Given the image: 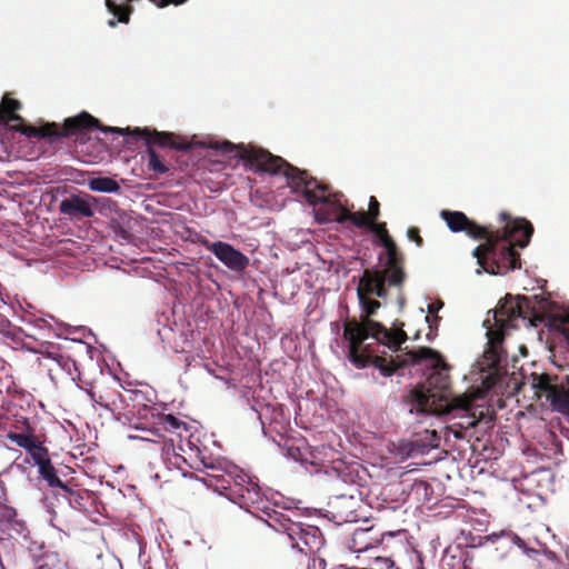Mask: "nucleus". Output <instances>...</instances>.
Masks as SVG:
<instances>
[{
    "label": "nucleus",
    "mask_w": 569,
    "mask_h": 569,
    "mask_svg": "<svg viewBox=\"0 0 569 569\" xmlns=\"http://www.w3.org/2000/svg\"><path fill=\"white\" fill-rule=\"evenodd\" d=\"M376 234L386 250V262L383 270H365L357 286V296L360 307V319L348 320L343 326V340L347 342L348 359L356 368L366 366V361L359 356L357 346L361 339L373 336L378 341L388 346H395L406 339V332L400 327L387 329L380 322L371 320L381 303L375 299L386 298V282L390 286H398L402 282L405 273L398 266V252L395 241L388 234L385 223H371L365 226Z\"/></svg>",
    "instance_id": "nucleus-1"
},
{
    "label": "nucleus",
    "mask_w": 569,
    "mask_h": 569,
    "mask_svg": "<svg viewBox=\"0 0 569 569\" xmlns=\"http://www.w3.org/2000/svg\"><path fill=\"white\" fill-rule=\"evenodd\" d=\"M209 148L222 153L236 151L256 171L282 174L291 191L301 194L313 208L315 217L319 222H351L357 227L363 228V226L371 223L379 216V202L375 197H370L369 212H351L345 203L341 193L330 192L327 187L320 184L316 179L308 178L305 171L293 168L282 158L276 157L261 148L242 143L233 144L229 141L211 142Z\"/></svg>",
    "instance_id": "nucleus-2"
},
{
    "label": "nucleus",
    "mask_w": 569,
    "mask_h": 569,
    "mask_svg": "<svg viewBox=\"0 0 569 569\" xmlns=\"http://www.w3.org/2000/svg\"><path fill=\"white\" fill-rule=\"evenodd\" d=\"M530 310V303L527 298L507 296L499 307L492 311V320L487 318L483 321L486 327V336L488 338V348L485 350L481 360L477 363L481 387H477L469 393L455 397L450 409L442 415H452L453 419H459L447 428L457 439H462L463 430L473 428L478 423V419L470 413L472 402L481 399L485 393L499 383L501 379V342L503 340V331L509 328L517 327L518 320H527Z\"/></svg>",
    "instance_id": "nucleus-3"
},
{
    "label": "nucleus",
    "mask_w": 569,
    "mask_h": 569,
    "mask_svg": "<svg viewBox=\"0 0 569 569\" xmlns=\"http://www.w3.org/2000/svg\"><path fill=\"white\" fill-rule=\"evenodd\" d=\"M369 338L378 340L373 336H368L358 343L357 351L360 357L366 361V366L361 369L373 366L379 370L383 377H390L399 367L409 365H422L431 371L428 376V389L413 391V399L410 412H418L422 415H435L442 416L443 412L448 411L453 403L455 397L448 392L449 387V368L442 360L441 356L429 348H420L412 350L403 355L393 357H379L371 353L369 350L370 345H363ZM407 340L403 339L401 342L395 346H388L387 343L379 341V343L387 346L390 350H398L401 343Z\"/></svg>",
    "instance_id": "nucleus-4"
},
{
    "label": "nucleus",
    "mask_w": 569,
    "mask_h": 569,
    "mask_svg": "<svg viewBox=\"0 0 569 569\" xmlns=\"http://www.w3.org/2000/svg\"><path fill=\"white\" fill-rule=\"evenodd\" d=\"M506 221L503 229L495 232L486 231L481 238L486 242L473 250L479 268L477 273L505 274L518 267V253L513 246L525 248L531 238L533 228L525 219L511 220L506 213L500 214Z\"/></svg>",
    "instance_id": "nucleus-5"
},
{
    "label": "nucleus",
    "mask_w": 569,
    "mask_h": 569,
    "mask_svg": "<svg viewBox=\"0 0 569 569\" xmlns=\"http://www.w3.org/2000/svg\"><path fill=\"white\" fill-rule=\"evenodd\" d=\"M512 378L516 392L531 393L541 407L560 413L569 423V380L548 373H521Z\"/></svg>",
    "instance_id": "nucleus-6"
},
{
    "label": "nucleus",
    "mask_w": 569,
    "mask_h": 569,
    "mask_svg": "<svg viewBox=\"0 0 569 569\" xmlns=\"http://www.w3.org/2000/svg\"><path fill=\"white\" fill-rule=\"evenodd\" d=\"M157 425L158 427L152 428L136 427L138 433H131L128 438L130 440H141L156 445L158 447L157 450L161 452V457L164 461H168L177 468H181V465L187 462V458L176 451L174 439L172 437L168 438L167 435L161 431L176 435L181 439L183 433L188 435L187 423L178 420L172 415H161L158 418Z\"/></svg>",
    "instance_id": "nucleus-7"
},
{
    "label": "nucleus",
    "mask_w": 569,
    "mask_h": 569,
    "mask_svg": "<svg viewBox=\"0 0 569 569\" xmlns=\"http://www.w3.org/2000/svg\"><path fill=\"white\" fill-rule=\"evenodd\" d=\"M90 127H98L100 131L104 133H117V134H131L143 139L148 144H158L161 147L172 144L173 136L168 132H158L148 128H118V127H103L98 124V120L87 112H81L77 117L68 118L64 120V134H73L79 129H86Z\"/></svg>",
    "instance_id": "nucleus-8"
},
{
    "label": "nucleus",
    "mask_w": 569,
    "mask_h": 569,
    "mask_svg": "<svg viewBox=\"0 0 569 569\" xmlns=\"http://www.w3.org/2000/svg\"><path fill=\"white\" fill-rule=\"evenodd\" d=\"M186 446L189 449V458H192V455L196 453L197 458H199L201 465L204 469L210 470L208 472V479L204 480L209 487L214 488L219 493H226L229 497H234V490L237 489L233 483V479L228 476L227 465H231L226 460H213L207 459L206 457L200 455V450L193 447L190 440L186 441Z\"/></svg>",
    "instance_id": "nucleus-9"
},
{
    "label": "nucleus",
    "mask_w": 569,
    "mask_h": 569,
    "mask_svg": "<svg viewBox=\"0 0 569 569\" xmlns=\"http://www.w3.org/2000/svg\"><path fill=\"white\" fill-rule=\"evenodd\" d=\"M286 532L292 541V547L302 553L318 551L323 545L321 531L315 526L291 522L286 528Z\"/></svg>",
    "instance_id": "nucleus-10"
},
{
    "label": "nucleus",
    "mask_w": 569,
    "mask_h": 569,
    "mask_svg": "<svg viewBox=\"0 0 569 569\" xmlns=\"http://www.w3.org/2000/svg\"><path fill=\"white\" fill-rule=\"evenodd\" d=\"M204 246L223 266L232 271L241 272L246 270L250 263L247 256L227 242H206Z\"/></svg>",
    "instance_id": "nucleus-11"
},
{
    "label": "nucleus",
    "mask_w": 569,
    "mask_h": 569,
    "mask_svg": "<svg viewBox=\"0 0 569 569\" xmlns=\"http://www.w3.org/2000/svg\"><path fill=\"white\" fill-rule=\"evenodd\" d=\"M228 476L233 479L234 497L242 500L243 503H257L260 500V488L258 483L234 465H227Z\"/></svg>",
    "instance_id": "nucleus-12"
},
{
    "label": "nucleus",
    "mask_w": 569,
    "mask_h": 569,
    "mask_svg": "<svg viewBox=\"0 0 569 569\" xmlns=\"http://www.w3.org/2000/svg\"><path fill=\"white\" fill-rule=\"evenodd\" d=\"M91 198L86 194H71L59 203V212L70 220H80L81 218H90L94 214Z\"/></svg>",
    "instance_id": "nucleus-13"
},
{
    "label": "nucleus",
    "mask_w": 569,
    "mask_h": 569,
    "mask_svg": "<svg viewBox=\"0 0 569 569\" xmlns=\"http://www.w3.org/2000/svg\"><path fill=\"white\" fill-rule=\"evenodd\" d=\"M380 535L373 529L357 528L346 540V547L352 552L360 553L366 552L380 543Z\"/></svg>",
    "instance_id": "nucleus-14"
},
{
    "label": "nucleus",
    "mask_w": 569,
    "mask_h": 569,
    "mask_svg": "<svg viewBox=\"0 0 569 569\" xmlns=\"http://www.w3.org/2000/svg\"><path fill=\"white\" fill-rule=\"evenodd\" d=\"M442 219L447 222L448 228L453 232L467 231L473 238H481L487 231L486 229L472 223L465 213L460 211H441Z\"/></svg>",
    "instance_id": "nucleus-15"
},
{
    "label": "nucleus",
    "mask_w": 569,
    "mask_h": 569,
    "mask_svg": "<svg viewBox=\"0 0 569 569\" xmlns=\"http://www.w3.org/2000/svg\"><path fill=\"white\" fill-rule=\"evenodd\" d=\"M357 499L353 496L341 495L336 497L333 501V508L337 509L338 516L342 521H353L357 517L355 515V507Z\"/></svg>",
    "instance_id": "nucleus-16"
},
{
    "label": "nucleus",
    "mask_w": 569,
    "mask_h": 569,
    "mask_svg": "<svg viewBox=\"0 0 569 569\" xmlns=\"http://www.w3.org/2000/svg\"><path fill=\"white\" fill-rule=\"evenodd\" d=\"M21 134L26 137H34V138H44V137H56L59 136L58 128L56 123H47L42 127H33L22 124L16 128Z\"/></svg>",
    "instance_id": "nucleus-17"
},
{
    "label": "nucleus",
    "mask_w": 569,
    "mask_h": 569,
    "mask_svg": "<svg viewBox=\"0 0 569 569\" xmlns=\"http://www.w3.org/2000/svg\"><path fill=\"white\" fill-rule=\"evenodd\" d=\"M88 187L92 191L106 193H116L120 190L119 183L108 177L92 178L88 181Z\"/></svg>",
    "instance_id": "nucleus-18"
},
{
    "label": "nucleus",
    "mask_w": 569,
    "mask_h": 569,
    "mask_svg": "<svg viewBox=\"0 0 569 569\" xmlns=\"http://www.w3.org/2000/svg\"><path fill=\"white\" fill-rule=\"evenodd\" d=\"M549 326L560 332L569 343V311L560 310L551 315Z\"/></svg>",
    "instance_id": "nucleus-19"
},
{
    "label": "nucleus",
    "mask_w": 569,
    "mask_h": 569,
    "mask_svg": "<svg viewBox=\"0 0 569 569\" xmlns=\"http://www.w3.org/2000/svg\"><path fill=\"white\" fill-rule=\"evenodd\" d=\"M37 569H67V563L57 552L48 551L37 560Z\"/></svg>",
    "instance_id": "nucleus-20"
},
{
    "label": "nucleus",
    "mask_w": 569,
    "mask_h": 569,
    "mask_svg": "<svg viewBox=\"0 0 569 569\" xmlns=\"http://www.w3.org/2000/svg\"><path fill=\"white\" fill-rule=\"evenodd\" d=\"M16 516V512L13 509H6L4 517L7 518V521L9 523V533L10 536H17L22 537L23 539H27L28 537V530L26 525L22 521L14 520L13 517Z\"/></svg>",
    "instance_id": "nucleus-21"
},
{
    "label": "nucleus",
    "mask_w": 569,
    "mask_h": 569,
    "mask_svg": "<svg viewBox=\"0 0 569 569\" xmlns=\"http://www.w3.org/2000/svg\"><path fill=\"white\" fill-rule=\"evenodd\" d=\"M39 475L47 480L48 485L50 487H58V488H64L63 482L60 480V478L57 477L56 470L51 462H47L38 467Z\"/></svg>",
    "instance_id": "nucleus-22"
},
{
    "label": "nucleus",
    "mask_w": 569,
    "mask_h": 569,
    "mask_svg": "<svg viewBox=\"0 0 569 569\" xmlns=\"http://www.w3.org/2000/svg\"><path fill=\"white\" fill-rule=\"evenodd\" d=\"M395 562L388 557L375 556L362 569H393Z\"/></svg>",
    "instance_id": "nucleus-23"
},
{
    "label": "nucleus",
    "mask_w": 569,
    "mask_h": 569,
    "mask_svg": "<svg viewBox=\"0 0 569 569\" xmlns=\"http://www.w3.org/2000/svg\"><path fill=\"white\" fill-rule=\"evenodd\" d=\"M148 167L158 173L168 171V168L162 163L161 159L151 147L148 150Z\"/></svg>",
    "instance_id": "nucleus-24"
},
{
    "label": "nucleus",
    "mask_w": 569,
    "mask_h": 569,
    "mask_svg": "<svg viewBox=\"0 0 569 569\" xmlns=\"http://www.w3.org/2000/svg\"><path fill=\"white\" fill-rule=\"evenodd\" d=\"M287 455L292 458L295 461H300L302 465L308 462V459L303 457L302 452L299 448L289 447L287 450ZM321 462L317 456H312V460L309 461L310 465H319Z\"/></svg>",
    "instance_id": "nucleus-25"
},
{
    "label": "nucleus",
    "mask_w": 569,
    "mask_h": 569,
    "mask_svg": "<svg viewBox=\"0 0 569 569\" xmlns=\"http://www.w3.org/2000/svg\"><path fill=\"white\" fill-rule=\"evenodd\" d=\"M20 108L21 104L18 100L10 98L8 94L3 97L0 109L6 111L8 117L17 116L14 111L19 110Z\"/></svg>",
    "instance_id": "nucleus-26"
},
{
    "label": "nucleus",
    "mask_w": 569,
    "mask_h": 569,
    "mask_svg": "<svg viewBox=\"0 0 569 569\" xmlns=\"http://www.w3.org/2000/svg\"><path fill=\"white\" fill-rule=\"evenodd\" d=\"M9 438L19 447L24 448L26 450H31L34 447L33 440L23 433H12Z\"/></svg>",
    "instance_id": "nucleus-27"
},
{
    "label": "nucleus",
    "mask_w": 569,
    "mask_h": 569,
    "mask_svg": "<svg viewBox=\"0 0 569 569\" xmlns=\"http://www.w3.org/2000/svg\"><path fill=\"white\" fill-rule=\"evenodd\" d=\"M30 451L32 453L34 463L38 467L50 461L47 451L43 448L34 445Z\"/></svg>",
    "instance_id": "nucleus-28"
},
{
    "label": "nucleus",
    "mask_w": 569,
    "mask_h": 569,
    "mask_svg": "<svg viewBox=\"0 0 569 569\" xmlns=\"http://www.w3.org/2000/svg\"><path fill=\"white\" fill-rule=\"evenodd\" d=\"M58 363L64 369L68 371V373L71 376V378L74 380V377L72 376L71 373V369H74L77 370L76 368V362L71 359H63L61 358L60 360H58Z\"/></svg>",
    "instance_id": "nucleus-29"
},
{
    "label": "nucleus",
    "mask_w": 569,
    "mask_h": 569,
    "mask_svg": "<svg viewBox=\"0 0 569 569\" xmlns=\"http://www.w3.org/2000/svg\"><path fill=\"white\" fill-rule=\"evenodd\" d=\"M511 540H512L513 545H516L518 548H520L525 553L533 552V549L528 548L526 542L523 541V539L520 538L519 536L513 535Z\"/></svg>",
    "instance_id": "nucleus-30"
},
{
    "label": "nucleus",
    "mask_w": 569,
    "mask_h": 569,
    "mask_svg": "<svg viewBox=\"0 0 569 569\" xmlns=\"http://www.w3.org/2000/svg\"><path fill=\"white\" fill-rule=\"evenodd\" d=\"M10 121L22 122V118L20 116L8 117L6 111L0 109V124H6Z\"/></svg>",
    "instance_id": "nucleus-31"
},
{
    "label": "nucleus",
    "mask_w": 569,
    "mask_h": 569,
    "mask_svg": "<svg viewBox=\"0 0 569 569\" xmlns=\"http://www.w3.org/2000/svg\"><path fill=\"white\" fill-rule=\"evenodd\" d=\"M408 238L412 241H416L418 244L421 243V238L419 237L418 231L416 229L408 230Z\"/></svg>",
    "instance_id": "nucleus-32"
},
{
    "label": "nucleus",
    "mask_w": 569,
    "mask_h": 569,
    "mask_svg": "<svg viewBox=\"0 0 569 569\" xmlns=\"http://www.w3.org/2000/svg\"><path fill=\"white\" fill-rule=\"evenodd\" d=\"M442 308V302H433L428 306V311L435 313Z\"/></svg>",
    "instance_id": "nucleus-33"
},
{
    "label": "nucleus",
    "mask_w": 569,
    "mask_h": 569,
    "mask_svg": "<svg viewBox=\"0 0 569 569\" xmlns=\"http://www.w3.org/2000/svg\"><path fill=\"white\" fill-rule=\"evenodd\" d=\"M179 450L182 451L183 453H187L186 449H184V446L183 445H180L179 446Z\"/></svg>",
    "instance_id": "nucleus-34"
},
{
    "label": "nucleus",
    "mask_w": 569,
    "mask_h": 569,
    "mask_svg": "<svg viewBox=\"0 0 569 569\" xmlns=\"http://www.w3.org/2000/svg\"><path fill=\"white\" fill-rule=\"evenodd\" d=\"M108 23H109L110 27H114L116 26V21L114 20H109Z\"/></svg>",
    "instance_id": "nucleus-35"
}]
</instances>
